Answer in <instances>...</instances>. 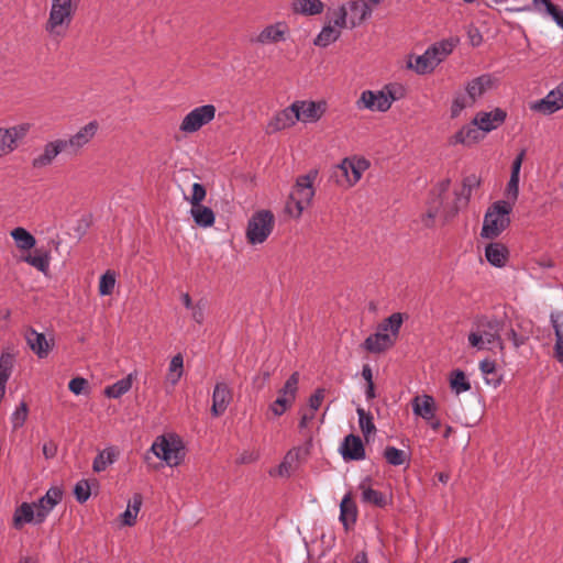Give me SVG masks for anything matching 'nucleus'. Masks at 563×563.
Masks as SVG:
<instances>
[{
	"instance_id": "nucleus-16",
	"label": "nucleus",
	"mask_w": 563,
	"mask_h": 563,
	"mask_svg": "<svg viewBox=\"0 0 563 563\" xmlns=\"http://www.w3.org/2000/svg\"><path fill=\"white\" fill-rule=\"evenodd\" d=\"M563 108V81L543 99L536 101L531 109L542 114H552Z\"/></svg>"
},
{
	"instance_id": "nucleus-18",
	"label": "nucleus",
	"mask_w": 563,
	"mask_h": 563,
	"mask_svg": "<svg viewBox=\"0 0 563 563\" xmlns=\"http://www.w3.org/2000/svg\"><path fill=\"white\" fill-rule=\"evenodd\" d=\"M98 128L99 124L97 121H90L68 140H64V143H66L67 152L76 154L80 148H82L93 139Z\"/></svg>"
},
{
	"instance_id": "nucleus-59",
	"label": "nucleus",
	"mask_w": 563,
	"mask_h": 563,
	"mask_svg": "<svg viewBox=\"0 0 563 563\" xmlns=\"http://www.w3.org/2000/svg\"><path fill=\"white\" fill-rule=\"evenodd\" d=\"M525 156H526V150L522 148L518 155L516 156V158L514 159L512 162V165H511V174L510 176L511 177H519L520 175V169H521V165H522V162L525 159Z\"/></svg>"
},
{
	"instance_id": "nucleus-24",
	"label": "nucleus",
	"mask_w": 563,
	"mask_h": 563,
	"mask_svg": "<svg viewBox=\"0 0 563 563\" xmlns=\"http://www.w3.org/2000/svg\"><path fill=\"white\" fill-rule=\"evenodd\" d=\"M289 29L285 22H276L265 26L254 40L255 43L266 45L286 40Z\"/></svg>"
},
{
	"instance_id": "nucleus-57",
	"label": "nucleus",
	"mask_w": 563,
	"mask_h": 563,
	"mask_svg": "<svg viewBox=\"0 0 563 563\" xmlns=\"http://www.w3.org/2000/svg\"><path fill=\"white\" fill-rule=\"evenodd\" d=\"M205 308H206L205 301L199 300L198 302L195 303V307L190 309L191 317H192L194 321L197 322L198 324H202L205 321Z\"/></svg>"
},
{
	"instance_id": "nucleus-21",
	"label": "nucleus",
	"mask_w": 563,
	"mask_h": 563,
	"mask_svg": "<svg viewBox=\"0 0 563 563\" xmlns=\"http://www.w3.org/2000/svg\"><path fill=\"white\" fill-rule=\"evenodd\" d=\"M63 152H67L66 143H64L63 139L47 142L43 147V152L32 159V167L44 168L49 166Z\"/></svg>"
},
{
	"instance_id": "nucleus-54",
	"label": "nucleus",
	"mask_w": 563,
	"mask_h": 563,
	"mask_svg": "<svg viewBox=\"0 0 563 563\" xmlns=\"http://www.w3.org/2000/svg\"><path fill=\"white\" fill-rule=\"evenodd\" d=\"M324 395H325L324 388L316 389V391L309 397L308 405H309L310 411L316 412L320 408V406L324 399Z\"/></svg>"
},
{
	"instance_id": "nucleus-10",
	"label": "nucleus",
	"mask_w": 563,
	"mask_h": 563,
	"mask_svg": "<svg viewBox=\"0 0 563 563\" xmlns=\"http://www.w3.org/2000/svg\"><path fill=\"white\" fill-rule=\"evenodd\" d=\"M216 112L213 104L196 107L184 117L179 130L184 133H195L210 123L216 118Z\"/></svg>"
},
{
	"instance_id": "nucleus-27",
	"label": "nucleus",
	"mask_w": 563,
	"mask_h": 563,
	"mask_svg": "<svg viewBox=\"0 0 563 563\" xmlns=\"http://www.w3.org/2000/svg\"><path fill=\"white\" fill-rule=\"evenodd\" d=\"M299 114V121L316 122L318 121L325 110L323 102L314 101H295Z\"/></svg>"
},
{
	"instance_id": "nucleus-37",
	"label": "nucleus",
	"mask_w": 563,
	"mask_h": 563,
	"mask_svg": "<svg viewBox=\"0 0 563 563\" xmlns=\"http://www.w3.org/2000/svg\"><path fill=\"white\" fill-rule=\"evenodd\" d=\"M11 238L14 240L16 247L20 250H31L35 246V238L24 228L18 227L10 232Z\"/></svg>"
},
{
	"instance_id": "nucleus-58",
	"label": "nucleus",
	"mask_w": 563,
	"mask_h": 563,
	"mask_svg": "<svg viewBox=\"0 0 563 563\" xmlns=\"http://www.w3.org/2000/svg\"><path fill=\"white\" fill-rule=\"evenodd\" d=\"M525 156H526V150L522 148L518 155L516 156V158L514 159L512 162V165H511V174L510 176L511 177H519L520 175V169H521V165H522V162L525 159Z\"/></svg>"
},
{
	"instance_id": "nucleus-45",
	"label": "nucleus",
	"mask_w": 563,
	"mask_h": 563,
	"mask_svg": "<svg viewBox=\"0 0 563 563\" xmlns=\"http://www.w3.org/2000/svg\"><path fill=\"white\" fill-rule=\"evenodd\" d=\"M299 460V450H290L279 465L280 475H290L291 471L297 466Z\"/></svg>"
},
{
	"instance_id": "nucleus-1",
	"label": "nucleus",
	"mask_w": 563,
	"mask_h": 563,
	"mask_svg": "<svg viewBox=\"0 0 563 563\" xmlns=\"http://www.w3.org/2000/svg\"><path fill=\"white\" fill-rule=\"evenodd\" d=\"M81 0H52L48 18L44 29L51 37L62 38L66 35Z\"/></svg>"
},
{
	"instance_id": "nucleus-22",
	"label": "nucleus",
	"mask_w": 563,
	"mask_h": 563,
	"mask_svg": "<svg viewBox=\"0 0 563 563\" xmlns=\"http://www.w3.org/2000/svg\"><path fill=\"white\" fill-rule=\"evenodd\" d=\"M367 168L365 159H350L344 158L340 165L336 166V173L345 178L347 186L355 185L362 177L363 172Z\"/></svg>"
},
{
	"instance_id": "nucleus-44",
	"label": "nucleus",
	"mask_w": 563,
	"mask_h": 563,
	"mask_svg": "<svg viewBox=\"0 0 563 563\" xmlns=\"http://www.w3.org/2000/svg\"><path fill=\"white\" fill-rule=\"evenodd\" d=\"M384 457L393 466L402 465L408 461L406 452L395 446H387L384 451Z\"/></svg>"
},
{
	"instance_id": "nucleus-7",
	"label": "nucleus",
	"mask_w": 563,
	"mask_h": 563,
	"mask_svg": "<svg viewBox=\"0 0 563 563\" xmlns=\"http://www.w3.org/2000/svg\"><path fill=\"white\" fill-rule=\"evenodd\" d=\"M274 214L269 210L256 211L249 220L246 239L249 243L262 244L271 235L274 229Z\"/></svg>"
},
{
	"instance_id": "nucleus-26",
	"label": "nucleus",
	"mask_w": 563,
	"mask_h": 563,
	"mask_svg": "<svg viewBox=\"0 0 563 563\" xmlns=\"http://www.w3.org/2000/svg\"><path fill=\"white\" fill-rule=\"evenodd\" d=\"M339 519L346 531H349L356 522L357 507L353 500L351 492H347L341 500Z\"/></svg>"
},
{
	"instance_id": "nucleus-23",
	"label": "nucleus",
	"mask_w": 563,
	"mask_h": 563,
	"mask_svg": "<svg viewBox=\"0 0 563 563\" xmlns=\"http://www.w3.org/2000/svg\"><path fill=\"white\" fill-rule=\"evenodd\" d=\"M299 121V114L297 104L291 103L289 107L276 113V115L269 121L267 129L268 132H278L288 129Z\"/></svg>"
},
{
	"instance_id": "nucleus-52",
	"label": "nucleus",
	"mask_w": 563,
	"mask_h": 563,
	"mask_svg": "<svg viewBox=\"0 0 563 563\" xmlns=\"http://www.w3.org/2000/svg\"><path fill=\"white\" fill-rule=\"evenodd\" d=\"M473 104L474 103H471V100L467 97L462 95L456 96L452 101L451 117L457 118L466 107H471Z\"/></svg>"
},
{
	"instance_id": "nucleus-3",
	"label": "nucleus",
	"mask_w": 563,
	"mask_h": 563,
	"mask_svg": "<svg viewBox=\"0 0 563 563\" xmlns=\"http://www.w3.org/2000/svg\"><path fill=\"white\" fill-rule=\"evenodd\" d=\"M501 323L497 319L482 318L475 323L467 336L468 344L478 351L496 345L500 351L505 349L500 338Z\"/></svg>"
},
{
	"instance_id": "nucleus-6",
	"label": "nucleus",
	"mask_w": 563,
	"mask_h": 563,
	"mask_svg": "<svg viewBox=\"0 0 563 563\" xmlns=\"http://www.w3.org/2000/svg\"><path fill=\"white\" fill-rule=\"evenodd\" d=\"M397 100L393 86H385L382 90H364L356 100L358 110L386 112Z\"/></svg>"
},
{
	"instance_id": "nucleus-42",
	"label": "nucleus",
	"mask_w": 563,
	"mask_h": 563,
	"mask_svg": "<svg viewBox=\"0 0 563 563\" xmlns=\"http://www.w3.org/2000/svg\"><path fill=\"white\" fill-rule=\"evenodd\" d=\"M450 386L456 395H460L471 389V384L466 378L465 373L461 369H455L452 372L450 378Z\"/></svg>"
},
{
	"instance_id": "nucleus-29",
	"label": "nucleus",
	"mask_w": 563,
	"mask_h": 563,
	"mask_svg": "<svg viewBox=\"0 0 563 563\" xmlns=\"http://www.w3.org/2000/svg\"><path fill=\"white\" fill-rule=\"evenodd\" d=\"M25 340L29 347L40 357H46L52 349L51 344L46 340L43 333L35 331L33 328H29L25 331Z\"/></svg>"
},
{
	"instance_id": "nucleus-35",
	"label": "nucleus",
	"mask_w": 563,
	"mask_h": 563,
	"mask_svg": "<svg viewBox=\"0 0 563 563\" xmlns=\"http://www.w3.org/2000/svg\"><path fill=\"white\" fill-rule=\"evenodd\" d=\"M21 260L43 274H47L49 269L51 255L48 251L36 250L34 254L22 256Z\"/></svg>"
},
{
	"instance_id": "nucleus-62",
	"label": "nucleus",
	"mask_w": 563,
	"mask_h": 563,
	"mask_svg": "<svg viewBox=\"0 0 563 563\" xmlns=\"http://www.w3.org/2000/svg\"><path fill=\"white\" fill-rule=\"evenodd\" d=\"M184 360L180 354L175 355L169 363V372L183 374Z\"/></svg>"
},
{
	"instance_id": "nucleus-56",
	"label": "nucleus",
	"mask_w": 563,
	"mask_h": 563,
	"mask_svg": "<svg viewBox=\"0 0 563 563\" xmlns=\"http://www.w3.org/2000/svg\"><path fill=\"white\" fill-rule=\"evenodd\" d=\"M87 386H88V380L84 377H75L68 384L69 390L75 395L82 394L85 391V389L87 388Z\"/></svg>"
},
{
	"instance_id": "nucleus-8",
	"label": "nucleus",
	"mask_w": 563,
	"mask_h": 563,
	"mask_svg": "<svg viewBox=\"0 0 563 563\" xmlns=\"http://www.w3.org/2000/svg\"><path fill=\"white\" fill-rule=\"evenodd\" d=\"M180 439L170 437L167 439L165 435L158 437L152 444L151 451L161 460L165 461L169 466H177L180 464L184 453Z\"/></svg>"
},
{
	"instance_id": "nucleus-55",
	"label": "nucleus",
	"mask_w": 563,
	"mask_h": 563,
	"mask_svg": "<svg viewBox=\"0 0 563 563\" xmlns=\"http://www.w3.org/2000/svg\"><path fill=\"white\" fill-rule=\"evenodd\" d=\"M506 195L508 197L509 201L511 205L517 200L518 198V195H519V177H511L510 176V179L507 184V188H506Z\"/></svg>"
},
{
	"instance_id": "nucleus-38",
	"label": "nucleus",
	"mask_w": 563,
	"mask_h": 563,
	"mask_svg": "<svg viewBox=\"0 0 563 563\" xmlns=\"http://www.w3.org/2000/svg\"><path fill=\"white\" fill-rule=\"evenodd\" d=\"M455 46L454 40H442L440 42L434 43L427 49L431 54L432 57L437 60V64L439 65L441 62H443L453 51Z\"/></svg>"
},
{
	"instance_id": "nucleus-33",
	"label": "nucleus",
	"mask_w": 563,
	"mask_h": 563,
	"mask_svg": "<svg viewBox=\"0 0 563 563\" xmlns=\"http://www.w3.org/2000/svg\"><path fill=\"white\" fill-rule=\"evenodd\" d=\"M481 129L477 126V124H474V119L472 122L465 126H463L460 131H457L453 139L452 143L454 144H464V145H472L476 142H478L483 135L481 134Z\"/></svg>"
},
{
	"instance_id": "nucleus-4",
	"label": "nucleus",
	"mask_w": 563,
	"mask_h": 563,
	"mask_svg": "<svg viewBox=\"0 0 563 563\" xmlns=\"http://www.w3.org/2000/svg\"><path fill=\"white\" fill-rule=\"evenodd\" d=\"M511 211L512 205L509 201L494 202L484 216L481 236L490 240L498 238L509 227Z\"/></svg>"
},
{
	"instance_id": "nucleus-36",
	"label": "nucleus",
	"mask_w": 563,
	"mask_h": 563,
	"mask_svg": "<svg viewBox=\"0 0 563 563\" xmlns=\"http://www.w3.org/2000/svg\"><path fill=\"white\" fill-rule=\"evenodd\" d=\"M190 213L195 223L199 227L208 228L214 223V212L209 207L202 205L192 206Z\"/></svg>"
},
{
	"instance_id": "nucleus-15",
	"label": "nucleus",
	"mask_w": 563,
	"mask_h": 563,
	"mask_svg": "<svg viewBox=\"0 0 563 563\" xmlns=\"http://www.w3.org/2000/svg\"><path fill=\"white\" fill-rule=\"evenodd\" d=\"M497 86V79L492 74H483L465 85V91L471 103H475L488 90Z\"/></svg>"
},
{
	"instance_id": "nucleus-60",
	"label": "nucleus",
	"mask_w": 563,
	"mask_h": 563,
	"mask_svg": "<svg viewBox=\"0 0 563 563\" xmlns=\"http://www.w3.org/2000/svg\"><path fill=\"white\" fill-rule=\"evenodd\" d=\"M142 503H143L142 495L140 493H135L132 496V498L129 500L126 508L130 509L131 511H133L135 515H137L141 509Z\"/></svg>"
},
{
	"instance_id": "nucleus-46",
	"label": "nucleus",
	"mask_w": 563,
	"mask_h": 563,
	"mask_svg": "<svg viewBox=\"0 0 563 563\" xmlns=\"http://www.w3.org/2000/svg\"><path fill=\"white\" fill-rule=\"evenodd\" d=\"M113 462L114 454L111 451H102L95 457L92 463V470L96 473H100L104 471Z\"/></svg>"
},
{
	"instance_id": "nucleus-49",
	"label": "nucleus",
	"mask_w": 563,
	"mask_h": 563,
	"mask_svg": "<svg viewBox=\"0 0 563 563\" xmlns=\"http://www.w3.org/2000/svg\"><path fill=\"white\" fill-rule=\"evenodd\" d=\"M13 367V355L3 353L0 357V380L8 382Z\"/></svg>"
},
{
	"instance_id": "nucleus-32",
	"label": "nucleus",
	"mask_w": 563,
	"mask_h": 563,
	"mask_svg": "<svg viewBox=\"0 0 563 563\" xmlns=\"http://www.w3.org/2000/svg\"><path fill=\"white\" fill-rule=\"evenodd\" d=\"M487 262L495 267H504L509 257L508 249L499 242H492L485 249Z\"/></svg>"
},
{
	"instance_id": "nucleus-51",
	"label": "nucleus",
	"mask_w": 563,
	"mask_h": 563,
	"mask_svg": "<svg viewBox=\"0 0 563 563\" xmlns=\"http://www.w3.org/2000/svg\"><path fill=\"white\" fill-rule=\"evenodd\" d=\"M74 495L78 503L84 504L90 497V486L85 479L79 481L74 488Z\"/></svg>"
},
{
	"instance_id": "nucleus-9",
	"label": "nucleus",
	"mask_w": 563,
	"mask_h": 563,
	"mask_svg": "<svg viewBox=\"0 0 563 563\" xmlns=\"http://www.w3.org/2000/svg\"><path fill=\"white\" fill-rule=\"evenodd\" d=\"M347 25V11L345 5H341L334 12L328 25H324L318 36L314 38L313 44L320 47H327L335 42L341 35V29Z\"/></svg>"
},
{
	"instance_id": "nucleus-47",
	"label": "nucleus",
	"mask_w": 563,
	"mask_h": 563,
	"mask_svg": "<svg viewBox=\"0 0 563 563\" xmlns=\"http://www.w3.org/2000/svg\"><path fill=\"white\" fill-rule=\"evenodd\" d=\"M115 286V274L111 271H107L99 282V292L101 296L111 295Z\"/></svg>"
},
{
	"instance_id": "nucleus-34",
	"label": "nucleus",
	"mask_w": 563,
	"mask_h": 563,
	"mask_svg": "<svg viewBox=\"0 0 563 563\" xmlns=\"http://www.w3.org/2000/svg\"><path fill=\"white\" fill-rule=\"evenodd\" d=\"M291 9L298 14L317 15L323 11L324 4L321 0H294Z\"/></svg>"
},
{
	"instance_id": "nucleus-43",
	"label": "nucleus",
	"mask_w": 563,
	"mask_h": 563,
	"mask_svg": "<svg viewBox=\"0 0 563 563\" xmlns=\"http://www.w3.org/2000/svg\"><path fill=\"white\" fill-rule=\"evenodd\" d=\"M35 521L34 505L23 503L14 512V526L19 528L22 523Z\"/></svg>"
},
{
	"instance_id": "nucleus-20",
	"label": "nucleus",
	"mask_w": 563,
	"mask_h": 563,
	"mask_svg": "<svg viewBox=\"0 0 563 563\" xmlns=\"http://www.w3.org/2000/svg\"><path fill=\"white\" fill-rule=\"evenodd\" d=\"M507 112L501 108H495L489 112L481 111L474 117V124L484 133L492 132L504 124Z\"/></svg>"
},
{
	"instance_id": "nucleus-30",
	"label": "nucleus",
	"mask_w": 563,
	"mask_h": 563,
	"mask_svg": "<svg viewBox=\"0 0 563 563\" xmlns=\"http://www.w3.org/2000/svg\"><path fill=\"white\" fill-rule=\"evenodd\" d=\"M437 66V60L431 56L428 49H426L422 55H410L407 62V67L418 75L430 74Z\"/></svg>"
},
{
	"instance_id": "nucleus-50",
	"label": "nucleus",
	"mask_w": 563,
	"mask_h": 563,
	"mask_svg": "<svg viewBox=\"0 0 563 563\" xmlns=\"http://www.w3.org/2000/svg\"><path fill=\"white\" fill-rule=\"evenodd\" d=\"M27 418V405L22 401L11 416L13 429L21 428Z\"/></svg>"
},
{
	"instance_id": "nucleus-19",
	"label": "nucleus",
	"mask_w": 563,
	"mask_h": 563,
	"mask_svg": "<svg viewBox=\"0 0 563 563\" xmlns=\"http://www.w3.org/2000/svg\"><path fill=\"white\" fill-rule=\"evenodd\" d=\"M344 461H362L365 459V446L362 439L353 433L347 434L339 449Z\"/></svg>"
},
{
	"instance_id": "nucleus-63",
	"label": "nucleus",
	"mask_w": 563,
	"mask_h": 563,
	"mask_svg": "<svg viewBox=\"0 0 563 563\" xmlns=\"http://www.w3.org/2000/svg\"><path fill=\"white\" fill-rule=\"evenodd\" d=\"M120 517L123 526L132 527L136 522L137 515H135L133 511L126 508L125 511Z\"/></svg>"
},
{
	"instance_id": "nucleus-31",
	"label": "nucleus",
	"mask_w": 563,
	"mask_h": 563,
	"mask_svg": "<svg viewBox=\"0 0 563 563\" xmlns=\"http://www.w3.org/2000/svg\"><path fill=\"white\" fill-rule=\"evenodd\" d=\"M550 322L555 334L554 357L559 363L563 364V312L552 311Z\"/></svg>"
},
{
	"instance_id": "nucleus-11",
	"label": "nucleus",
	"mask_w": 563,
	"mask_h": 563,
	"mask_svg": "<svg viewBox=\"0 0 563 563\" xmlns=\"http://www.w3.org/2000/svg\"><path fill=\"white\" fill-rule=\"evenodd\" d=\"M30 130L31 124L26 122L10 128H0V157L14 152Z\"/></svg>"
},
{
	"instance_id": "nucleus-53",
	"label": "nucleus",
	"mask_w": 563,
	"mask_h": 563,
	"mask_svg": "<svg viewBox=\"0 0 563 563\" xmlns=\"http://www.w3.org/2000/svg\"><path fill=\"white\" fill-rule=\"evenodd\" d=\"M206 195H207V191H206V188L203 187V185H201L199 183H195L192 185V192H191V197L189 199L191 207L201 205V201L205 200Z\"/></svg>"
},
{
	"instance_id": "nucleus-64",
	"label": "nucleus",
	"mask_w": 563,
	"mask_h": 563,
	"mask_svg": "<svg viewBox=\"0 0 563 563\" xmlns=\"http://www.w3.org/2000/svg\"><path fill=\"white\" fill-rule=\"evenodd\" d=\"M438 209H429L421 217V222L424 227L431 228L433 225L434 219L437 217Z\"/></svg>"
},
{
	"instance_id": "nucleus-12",
	"label": "nucleus",
	"mask_w": 563,
	"mask_h": 563,
	"mask_svg": "<svg viewBox=\"0 0 563 563\" xmlns=\"http://www.w3.org/2000/svg\"><path fill=\"white\" fill-rule=\"evenodd\" d=\"M299 383V373L294 372L278 391V397L269 406L275 416H282L295 402Z\"/></svg>"
},
{
	"instance_id": "nucleus-48",
	"label": "nucleus",
	"mask_w": 563,
	"mask_h": 563,
	"mask_svg": "<svg viewBox=\"0 0 563 563\" xmlns=\"http://www.w3.org/2000/svg\"><path fill=\"white\" fill-rule=\"evenodd\" d=\"M533 3L536 5L543 4L545 8V11L549 15L552 16V19L555 21V23L563 29V11L560 10L555 4H553L550 0H533Z\"/></svg>"
},
{
	"instance_id": "nucleus-17",
	"label": "nucleus",
	"mask_w": 563,
	"mask_h": 563,
	"mask_svg": "<svg viewBox=\"0 0 563 563\" xmlns=\"http://www.w3.org/2000/svg\"><path fill=\"white\" fill-rule=\"evenodd\" d=\"M233 399L232 389L225 382H218L212 393L211 415L213 417L222 416Z\"/></svg>"
},
{
	"instance_id": "nucleus-14",
	"label": "nucleus",
	"mask_w": 563,
	"mask_h": 563,
	"mask_svg": "<svg viewBox=\"0 0 563 563\" xmlns=\"http://www.w3.org/2000/svg\"><path fill=\"white\" fill-rule=\"evenodd\" d=\"M63 497V492L59 487H51L46 494L38 499L37 503H34L35 508V522L42 523L47 515L53 510V508L60 503Z\"/></svg>"
},
{
	"instance_id": "nucleus-13",
	"label": "nucleus",
	"mask_w": 563,
	"mask_h": 563,
	"mask_svg": "<svg viewBox=\"0 0 563 563\" xmlns=\"http://www.w3.org/2000/svg\"><path fill=\"white\" fill-rule=\"evenodd\" d=\"M413 413L424 419L432 430L438 431L441 427V421L435 417V402L432 396L423 395L422 397H415L412 400Z\"/></svg>"
},
{
	"instance_id": "nucleus-25",
	"label": "nucleus",
	"mask_w": 563,
	"mask_h": 563,
	"mask_svg": "<svg viewBox=\"0 0 563 563\" xmlns=\"http://www.w3.org/2000/svg\"><path fill=\"white\" fill-rule=\"evenodd\" d=\"M361 501L366 505H372L378 508H385L388 505L387 496L372 487V478L365 477L360 484Z\"/></svg>"
},
{
	"instance_id": "nucleus-39",
	"label": "nucleus",
	"mask_w": 563,
	"mask_h": 563,
	"mask_svg": "<svg viewBox=\"0 0 563 563\" xmlns=\"http://www.w3.org/2000/svg\"><path fill=\"white\" fill-rule=\"evenodd\" d=\"M132 383H133V374L130 373L124 378L115 382L114 384H112L110 386H107L104 389V395L109 398L118 399L131 389Z\"/></svg>"
},
{
	"instance_id": "nucleus-2",
	"label": "nucleus",
	"mask_w": 563,
	"mask_h": 563,
	"mask_svg": "<svg viewBox=\"0 0 563 563\" xmlns=\"http://www.w3.org/2000/svg\"><path fill=\"white\" fill-rule=\"evenodd\" d=\"M402 321L401 313L390 314L378 325L377 331L364 341V349L371 353H382L394 346Z\"/></svg>"
},
{
	"instance_id": "nucleus-40",
	"label": "nucleus",
	"mask_w": 563,
	"mask_h": 563,
	"mask_svg": "<svg viewBox=\"0 0 563 563\" xmlns=\"http://www.w3.org/2000/svg\"><path fill=\"white\" fill-rule=\"evenodd\" d=\"M356 413L358 416L360 429H361L364 438L367 440L369 434L376 432V427L374 423L373 415L369 411H366L362 407H358L356 409Z\"/></svg>"
},
{
	"instance_id": "nucleus-5",
	"label": "nucleus",
	"mask_w": 563,
	"mask_h": 563,
	"mask_svg": "<svg viewBox=\"0 0 563 563\" xmlns=\"http://www.w3.org/2000/svg\"><path fill=\"white\" fill-rule=\"evenodd\" d=\"M318 172L316 169L310 170L308 174L299 176L296 180V185L290 192L289 202L287 209L292 213L291 205L296 208L295 217L299 218L302 211L310 206L314 196L313 181L316 180Z\"/></svg>"
},
{
	"instance_id": "nucleus-28",
	"label": "nucleus",
	"mask_w": 563,
	"mask_h": 563,
	"mask_svg": "<svg viewBox=\"0 0 563 563\" xmlns=\"http://www.w3.org/2000/svg\"><path fill=\"white\" fill-rule=\"evenodd\" d=\"M345 8L351 29L362 24L372 14V9L363 0L351 1Z\"/></svg>"
},
{
	"instance_id": "nucleus-61",
	"label": "nucleus",
	"mask_w": 563,
	"mask_h": 563,
	"mask_svg": "<svg viewBox=\"0 0 563 563\" xmlns=\"http://www.w3.org/2000/svg\"><path fill=\"white\" fill-rule=\"evenodd\" d=\"M507 338L512 342V344H514V346L516 349H518L521 345H523L526 343V341H527V336L518 334L515 329H510L507 332Z\"/></svg>"
},
{
	"instance_id": "nucleus-41",
	"label": "nucleus",
	"mask_w": 563,
	"mask_h": 563,
	"mask_svg": "<svg viewBox=\"0 0 563 563\" xmlns=\"http://www.w3.org/2000/svg\"><path fill=\"white\" fill-rule=\"evenodd\" d=\"M479 368L487 384H490L494 387H497L500 384L501 378L497 374L496 363L494 361L483 360L479 363Z\"/></svg>"
}]
</instances>
